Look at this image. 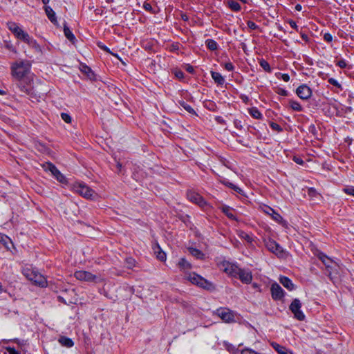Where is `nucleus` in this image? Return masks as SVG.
I'll list each match as a JSON object with an SVG mask.
<instances>
[{
  "label": "nucleus",
  "mask_w": 354,
  "mask_h": 354,
  "mask_svg": "<svg viewBox=\"0 0 354 354\" xmlns=\"http://www.w3.org/2000/svg\"><path fill=\"white\" fill-rule=\"evenodd\" d=\"M308 195L310 196H315L316 195H317L318 194L317 193L316 190L313 188H310L308 189Z\"/></svg>",
  "instance_id": "46"
},
{
  "label": "nucleus",
  "mask_w": 354,
  "mask_h": 354,
  "mask_svg": "<svg viewBox=\"0 0 354 354\" xmlns=\"http://www.w3.org/2000/svg\"><path fill=\"white\" fill-rule=\"evenodd\" d=\"M136 265V261L133 258H127L126 266L128 268H132Z\"/></svg>",
  "instance_id": "36"
},
{
  "label": "nucleus",
  "mask_w": 354,
  "mask_h": 354,
  "mask_svg": "<svg viewBox=\"0 0 354 354\" xmlns=\"http://www.w3.org/2000/svg\"><path fill=\"white\" fill-rule=\"evenodd\" d=\"M7 350L9 352V354H19L15 348L8 347L7 348Z\"/></svg>",
  "instance_id": "52"
},
{
  "label": "nucleus",
  "mask_w": 354,
  "mask_h": 354,
  "mask_svg": "<svg viewBox=\"0 0 354 354\" xmlns=\"http://www.w3.org/2000/svg\"><path fill=\"white\" fill-rule=\"evenodd\" d=\"M260 66L267 72H270L271 68L268 62L264 59H261L259 62Z\"/></svg>",
  "instance_id": "34"
},
{
  "label": "nucleus",
  "mask_w": 354,
  "mask_h": 354,
  "mask_svg": "<svg viewBox=\"0 0 354 354\" xmlns=\"http://www.w3.org/2000/svg\"><path fill=\"white\" fill-rule=\"evenodd\" d=\"M187 198L191 202L197 204L200 207H204L206 205L205 201L198 193L189 192L187 193Z\"/></svg>",
  "instance_id": "16"
},
{
  "label": "nucleus",
  "mask_w": 354,
  "mask_h": 354,
  "mask_svg": "<svg viewBox=\"0 0 354 354\" xmlns=\"http://www.w3.org/2000/svg\"><path fill=\"white\" fill-rule=\"evenodd\" d=\"M278 78H281L284 82H288L290 80V76L286 73H278L276 75Z\"/></svg>",
  "instance_id": "39"
},
{
  "label": "nucleus",
  "mask_w": 354,
  "mask_h": 354,
  "mask_svg": "<svg viewBox=\"0 0 354 354\" xmlns=\"http://www.w3.org/2000/svg\"><path fill=\"white\" fill-rule=\"evenodd\" d=\"M175 75L178 79H182L184 77V74L182 71H178L175 72Z\"/></svg>",
  "instance_id": "49"
},
{
  "label": "nucleus",
  "mask_w": 354,
  "mask_h": 354,
  "mask_svg": "<svg viewBox=\"0 0 354 354\" xmlns=\"http://www.w3.org/2000/svg\"><path fill=\"white\" fill-rule=\"evenodd\" d=\"M289 105H290V107L293 110V111H302V106H301V104L297 102V101H295V100H290L289 101Z\"/></svg>",
  "instance_id": "28"
},
{
  "label": "nucleus",
  "mask_w": 354,
  "mask_h": 354,
  "mask_svg": "<svg viewBox=\"0 0 354 354\" xmlns=\"http://www.w3.org/2000/svg\"><path fill=\"white\" fill-rule=\"evenodd\" d=\"M237 277L241 281V282L249 284L252 281V272L248 269H241L239 268V272H237Z\"/></svg>",
  "instance_id": "13"
},
{
  "label": "nucleus",
  "mask_w": 354,
  "mask_h": 354,
  "mask_svg": "<svg viewBox=\"0 0 354 354\" xmlns=\"http://www.w3.org/2000/svg\"><path fill=\"white\" fill-rule=\"evenodd\" d=\"M248 112L250 115L255 119H261L262 118V114L256 107H252L249 109Z\"/></svg>",
  "instance_id": "26"
},
{
  "label": "nucleus",
  "mask_w": 354,
  "mask_h": 354,
  "mask_svg": "<svg viewBox=\"0 0 354 354\" xmlns=\"http://www.w3.org/2000/svg\"><path fill=\"white\" fill-rule=\"evenodd\" d=\"M189 253L195 257L196 259H202L203 254L198 249L190 248H189Z\"/></svg>",
  "instance_id": "30"
},
{
  "label": "nucleus",
  "mask_w": 354,
  "mask_h": 354,
  "mask_svg": "<svg viewBox=\"0 0 354 354\" xmlns=\"http://www.w3.org/2000/svg\"><path fill=\"white\" fill-rule=\"evenodd\" d=\"M238 235L241 239L245 240L248 243H252L253 241L252 236L243 231H239Z\"/></svg>",
  "instance_id": "31"
},
{
  "label": "nucleus",
  "mask_w": 354,
  "mask_h": 354,
  "mask_svg": "<svg viewBox=\"0 0 354 354\" xmlns=\"http://www.w3.org/2000/svg\"><path fill=\"white\" fill-rule=\"evenodd\" d=\"M185 278L192 284L196 285L197 286L204 289L210 290L214 288L212 283L195 272L186 274Z\"/></svg>",
  "instance_id": "4"
},
{
  "label": "nucleus",
  "mask_w": 354,
  "mask_h": 354,
  "mask_svg": "<svg viewBox=\"0 0 354 354\" xmlns=\"http://www.w3.org/2000/svg\"><path fill=\"white\" fill-rule=\"evenodd\" d=\"M240 354H262V353H259V352H257L252 348H245L241 351Z\"/></svg>",
  "instance_id": "35"
},
{
  "label": "nucleus",
  "mask_w": 354,
  "mask_h": 354,
  "mask_svg": "<svg viewBox=\"0 0 354 354\" xmlns=\"http://www.w3.org/2000/svg\"><path fill=\"white\" fill-rule=\"evenodd\" d=\"M280 283L288 290H292L294 289V284L292 281L286 277H281L279 278Z\"/></svg>",
  "instance_id": "21"
},
{
  "label": "nucleus",
  "mask_w": 354,
  "mask_h": 354,
  "mask_svg": "<svg viewBox=\"0 0 354 354\" xmlns=\"http://www.w3.org/2000/svg\"><path fill=\"white\" fill-rule=\"evenodd\" d=\"M270 127L274 129V130H276L277 131H281L282 130V129L281 128V127L277 124V123H274V122H271L270 123Z\"/></svg>",
  "instance_id": "42"
},
{
  "label": "nucleus",
  "mask_w": 354,
  "mask_h": 354,
  "mask_svg": "<svg viewBox=\"0 0 354 354\" xmlns=\"http://www.w3.org/2000/svg\"><path fill=\"white\" fill-rule=\"evenodd\" d=\"M223 183L225 185H226V186H227V187H230L232 189H234V187L235 186L234 184H232V183H230L229 181H223Z\"/></svg>",
  "instance_id": "53"
},
{
  "label": "nucleus",
  "mask_w": 354,
  "mask_h": 354,
  "mask_svg": "<svg viewBox=\"0 0 354 354\" xmlns=\"http://www.w3.org/2000/svg\"><path fill=\"white\" fill-rule=\"evenodd\" d=\"M0 242L8 250L10 249L9 245H12L11 239L6 235L0 234Z\"/></svg>",
  "instance_id": "25"
},
{
  "label": "nucleus",
  "mask_w": 354,
  "mask_h": 354,
  "mask_svg": "<svg viewBox=\"0 0 354 354\" xmlns=\"http://www.w3.org/2000/svg\"><path fill=\"white\" fill-rule=\"evenodd\" d=\"M2 291L1 285L0 284V292Z\"/></svg>",
  "instance_id": "61"
},
{
  "label": "nucleus",
  "mask_w": 354,
  "mask_h": 354,
  "mask_svg": "<svg viewBox=\"0 0 354 354\" xmlns=\"http://www.w3.org/2000/svg\"><path fill=\"white\" fill-rule=\"evenodd\" d=\"M8 28L14 34L15 37L27 44L30 48L35 49V51L41 53V49L37 41L34 39L29 34L24 31L15 22L10 21L7 23Z\"/></svg>",
  "instance_id": "2"
},
{
  "label": "nucleus",
  "mask_w": 354,
  "mask_h": 354,
  "mask_svg": "<svg viewBox=\"0 0 354 354\" xmlns=\"http://www.w3.org/2000/svg\"><path fill=\"white\" fill-rule=\"evenodd\" d=\"M295 9L298 11H300L301 10V6L299 4L296 5Z\"/></svg>",
  "instance_id": "58"
},
{
  "label": "nucleus",
  "mask_w": 354,
  "mask_h": 354,
  "mask_svg": "<svg viewBox=\"0 0 354 354\" xmlns=\"http://www.w3.org/2000/svg\"><path fill=\"white\" fill-rule=\"evenodd\" d=\"M98 46H99V47H100L101 49L104 50V51H106V52H107V53H111L109 48H107L106 46H104V45H98Z\"/></svg>",
  "instance_id": "55"
},
{
  "label": "nucleus",
  "mask_w": 354,
  "mask_h": 354,
  "mask_svg": "<svg viewBox=\"0 0 354 354\" xmlns=\"http://www.w3.org/2000/svg\"><path fill=\"white\" fill-rule=\"evenodd\" d=\"M22 91H27V88H26L24 86L23 87V89H21Z\"/></svg>",
  "instance_id": "60"
},
{
  "label": "nucleus",
  "mask_w": 354,
  "mask_h": 354,
  "mask_svg": "<svg viewBox=\"0 0 354 354\" xmlns=\"http://www.w3.org/2000/svg\"><path fill=\"white\" fill-rule=\"evenodd\" d=\"M225 68L228 71H232L234 70V66L232 63L227 62L224 64Z\"/></svg>",
  "instance_id": "43"
},
{
  "label": "nucleus",
  "mask_w": 354,
  "mask_h": 354,
  "mask_svg": "<svg viewBox=\"0 0 354 354\" xmlns=\"http://www.w3.org/2000/svg\"><path fill=\"white\" fill-rule=\"evenodd\" d=\"M270 290H271L272 297L274 300H280L284 296L283 290L277 283H274L272 284Z\"/></svg>",
  "instance_id": "15"
},
{
  "label": "nucleus",
  "mask_w": 354,
  "mask_h": 354,
  "mask_svg": "<svg viewBox=\"0 0 354 354\" xmlns=\"http://www.w3.org/2000/svg\"><path fill=\"white\" fill-rule=\"evenodd\" d=\"M289 24L292 28L297 30L298 27L294 21H290Z\"/></svg>",
  "instance_id": "54"
},
{
  "label": "nucleus",
  "mask_w": 354,
  "mask_h": 354,
  "mask_svg": "<svg viewBox=\"0 0 354 354\" xmlns=\"http://www.w3.org/2000/svg\"><path fill=\"white\" fill-rule=\"evenodd\" d=\"M293 160L297 163V164H299V165H303L304 164V161L303 160L299 158V157H297V156H295L293 158Z\"/></svg>",
  "instance_id": "48"
},
{
  "label": "nucleus",
  "mask_w": 354,
  "mask_h": 354,
  "mask_svg": "<svg viewBox=\"0 0 354 354\" xmlns=\"http://www.w3.org/2000/svg\"><path fill=\"white\" fill-rule=\"evenodd\" d=\"M44 10L49 20L53 23H55L57 21L55 12L53 11L52 8L48 6H45Z\"/></svg>",
  "instance_id": "22"
},
{
  "label": "nucleus",
  "mask_w": 354,
  "mask_h": 354,
  "mask_svg": "<svg viewBox=\"0 0 354 354\" xmlns=\"http://www.w3.org/2000/svg\"><path fill=\"white\" fill-rule=\"evenodd\" d=\"M297 95L302 100H308L312 95V91L310 87L306 84L299 86L296 91Z\"/></svg>",
  "instance_id": "14"
},
{
  "label": "nucleus",
  "mask_w": 354,
  "mask_h": 354,
  "mask_svg": "<svg viewBox=\"0 0 354 354\" xmlns=\"http://www.w3.org/2000/svg\"><path fill=\"white\" fill-rule=\"evenodd\" d=\"M343 192L344 193H346V194L354 196V187H353V186L346 187L344 188Z\"/></svg>",
  "instance_id": "37"
},
{
  "label": "nucleus",
  "mask_w": 354,
  "mask_h": 354,
  "mask_svg": "<svg viewBox=\"0 0 354 354\" xmlns=\"http://www.w3.org/2000/svg\"><path fill=\"white\" fill-rule=\"evenodd\" d=\"M64 35L66 36V37L71 42H74L75 40V37L74 36V35L73 34V32L71 31L70 28L66 26H64Z\"/></svg>",
  "instance_id": "27"
},
{
  "label": "nucleus",
  "mask_w": 354,
  "mask_h": 354,
  "mask_svg": "<svg viewBox=\"0 0 354 354\" xmlns=\"http://www.w3.org/2000/svg\"><path fill=\"white\" fill-rule=\"evenodd\" d=\"M143 8L148 11H151L152 10V6L149 3H145L143 5Z\"/></svg>",
  "instance_id": "50"
},
{
  "label": "nucleus",
  "mask_w": 354,
  "mask_h": 354,
  "mask_svg": "<svg viewBox=\"0 0 354 354\" xmlns=\"http://www.w3.org/2000/svg\"><path fill=\"white\" fill-rule=\"evenodd\" d=\"M301 303L298 299H295L290 305V310L294 314L295 317L300 321L305 319V315L301 310Z\"/></svg>",
  "instance_id": "10"
},
{
  "label": "nucleus",
  "mask_w": 354,
  "mask_h": 354,
  "mask_svg": "<svg viewBox=\"0 0 354 354\" xmlns=\"http://www.w3.org/2000/svg\"><path fill=\"white\" fill-rule=\"evenodd\" d=\"M211 76L216 84H220V85H222L224 84L225 79L221 75V74H220L219 73L212 71Z\"/></svg>",
  "instance_id": "24"
},
{
  "label": "nucleus",
  "mask_w": 354,
  "mask_h": 354,
  "mask_svg": "<svg viewBox=\"0 0 354 354\" xmlns=\"http://www.w3.org/2000/svg\"><path fill=\"white\" fill-rule=\"evenodd\" d=\"M230 8L234 11H239L241 10V6L239 3L234 1H229Z\"/></svg>",
  "instance_id": "33"
},
{
  "label": "nucleus",
  "mask_w": 354,
  "mask_h": 354,
  "mask_svg": "<svg viewBox=\"0 0 354 354\" xmlns=\"http://www.w3.org/2000/svg\"><path fill=\"white\" fill-rule=\"evenodd\" d=\"M247 25H248V28H250L251 30H255L258 28L257 25L252 21H248L247 23Z\"/></svg>",
  "instance_id": "41"
},
{
  "label": "nucleus",
  "mask_w": 354,
  "mask_h": 354,
  "mask_svg": "<svg viewBox=\"0 0 354 354\" xmlns=\"http://www.w3.org/2000/svg\"><path fill=\"white\" fill-rule=\"evenodd\" d=\"M74 274L75 278L80 281L97 283L102 280V279L98 275L93 274L85 270L77 271Z\"/></svg>",
  "instance_id": "6"
},
{
  "label": "nucleus",
  "mask_w": 354,
  "mask_h": 354,
  "mask_svg": "<svg viewBox=\"0 0 354 354\" xmlns=\"http://www.w3.org/2000/svg\"><path fill=\"white\" fill-rule=\"evenodd\" d=\"M205 44L207 48L211 50H215L217 49V43L213 39H207Z\"/></svg>",
  "instance_id": "32"
},
{
  "label": "nucleus",
  "mask_w": 354,
  "mask_h": 354,
  "mask_svg": "<svg viewBox=\"0 0 354 354\" xmlns=\"http://www.w3.org/2000/svg\"><path fill=\"white\" fill-rule=\"evenodd\" d=\"M271 346L279 354H293L290 350L276 342H272Z\"/></svg>",
  "instance_id": "18"
},
{
  "label": "nucleus",
  "mask_w": 354,
  "mask_h": 354,
  "mask_svg": "<svg viewBox=\"0 0 354 354\" xmlns=\"http://www.w3.org/2000/svg\"><path fill=\"white\" fill-rule=\"evenodd\" d=\"M73 189L87 199H95L97 194L84 183H77L73 185Z\"/></svg>",
  "instance_id": "5"
},
{
  "label": "nucleus",
  "mask_w": 354,
  "mask_h": 354,
  "mask_svg": "<svg viewBox=\"0 0 354 354\" xmlns=\"http://www.w3.org/2000/svg\"><path fill=\"white\" fill-rule=\"evenodd\" d=\"M263 211L266 214L270 215L272 218L277 223H281L283 221L282 216L277 213L272 208L266 206L263 208Z\"/></svg>",
  "instance_id": "17"
},
{
  "label": "nucleus",
  "mask_w": 354,
  "mask_h": 354,
  "mask_svg": "<svg viewBox=\"0 0 354 354\" xmlns=\"http://www.w3.org/2000/svg\"><path fill=\"white\" fill-rule=\"evenodd\" d=\"M265 245L271 252L275 254L278 257H283L284 251L283 248L273 239H269L265 240Z\"/></svg>",
  "instance_id": "11"
},
{
  "label": "nucleus",
  "mask_w": 354,
  "mask_h": 354,
  "mask_svg": "<svg viewBox=\"0 0 354 354\" xmlns=\"http://www.w3.org/2000/svg\"><path fill=\"white\" fill-rule=\"evenodd\" d=\"M276 93L282 96L288 95V91L282 88H277L276 90Z\"/></svg>",
  "instance_id": "40"
},
{
  "label": "nucleus",
  "mask_w": 354,
  "mask_h": 354,
  "mask_svg": "<svg viewBox=\"0 0 354 354\" xmlns=\"http://www.w3.org/2000/svg\"><path fill=\"white\" fill-rule=\"evenodd\" d=\"M337 65L342 68H344L346 66V63L344 60L343 59H341V60H339L337 62Z\"/></svg>",
  "instance_id": "45"
},
{
  "label": "nucleus",
  "mask_w": 354,
  "mask_h": 354,
  "mask_svg": "<svg viewBox=\"0 0 354 354\" xmlns=\"http://www.w3.org/2000/svg\"><path fill=\"white\" fill-rule=\"evenodd\" d=\"M118 167H121V165L118 163Z\"/></svg>",
  "instance_id": "62"
},
{
  "label": "nucleus",
  "mask_w": 354,
  "mask_h": 354,
  "mask_svg": "<svg viewBox=\"0 0 354 354\" xmlns=\"http://www.w3.org/2000/svg\"><path fill=\"white\" fill-rule=\"evenodd\" d=\"M46 170L51 172L53 176L61 183L66 184L67 180L66 177L60 172V171L52 163H48Z\"/></svg>",
  "instance_id": "12"
},
{
  "label": "nucleus",
  "mask_w": 354,
  "mask_h": 354,
  "mask_svg": "<svg viewBox=\"0 0 354 354\" xmlns=\"http://www.w3.org/2000/svg\"><path fill=\"white\" fill-rule=\"evenodd\" d=\"M222 211L223 213L225 214V215L231 218V219H236L234 215L232 213V209L229 206H223L222 207Z\"/></svg>",
  "instance_id": "29"
},
{
  "label": "nucleus",
  "mask_w": 354,
  "mask_h": 354,
  "mask_svg": "<svg viewBox=\"0 0 354 354\" xmlns=\"http://www.w3.org/2000/svg\"><path fill=\"white\" fill-rule=\"evenodd\" d=\"M61 118L66 123H71V117L68 113H61Z\"/></svg>",
  "instance_id": "38"
},
{
  "label": "nucleus",
  "mask_w": 354,
  "mask_h": 354,
  "mask_svg": "<svg viewBox=\"0 0 354 354\" xmlns=\"http://www.w3.org/2000/svg\"><path fill=\"white\" fill-rule=\"evenodd\" d=\"M319 257L323 262V263L326 266V269L328 272V275L330 277L333 274V273L337 271L339 266L336 262H334L332 259H330L329 257L324 255V254H319Z\"/></svg>",
  "instance_id": "9"
},
{
  "label": "nucleus",
  "mask_w": 354,
  "mask_h": 354,
  "mask_svg": "<svg viewBox=\"0 0 354 354\" xmlns=\"http://www.w3.org/2000/svg\"><path fill=\"white\" fill-rule=\"evenodd\" d=\"M153 252L158 259L161 261L166 260V254L163 252L158 244H156L153 248Z\"/></svg>",
  "instance_id": "19"
},
{
  "label": "nucleus",
  "mask_w": 354,
  "mask_h": 354,
  "mask_svg": "<svg viewBox=\"0 0 354 354\" xmlns=\"http://www.w3.org/2000/svg\"><path fill=\"white\" fill-rule=\"evenodd\" d=\"M59 343L65 347L71 348L74 345L73 340L68 337L61 336L58 339Z\"/></svg>",
  "instance_id": "23"
},
{
  "label": "nucleus",
  "mask_w": 354,
  "mask_h": 354,
  "mask_svg": "<svg viewBox=\"0 0 354 354\" xmlns=\"http://www.w3.org/2000/svg\"><path fill=\"white\" fill-rule=\"evenodd\" d=\"M328 82L330 84H331L332 85H334L338 88H339L341 86V85L338 83V82L334 78H330L328 80Z\"/></svg>",
  "instance_id": "44"
},
{
  "label": "nucleus",
  "mask_w": 354,
  "mask_h": 354,
  "mask_svg": "<svg viewBox=\"0 0 354 354\" xmlns=\"http://www.w3.org/2000/svg\"><path fill=\"white\" fill-rule=\"evenodd\" d=\"M237 193H239V194H242L243 191L241 188H239V187L237 186H234V189H233Z\"/></svg>",
  "instance_id": "57"
},
{
  "label": "nucleus",
  "mask_w": 354,
  "mask_h": 354,
  "mask_svg": "<svg viewBox=\"0 0 354 354\" xmlns=\"http://www.w3.org/2000/svg\"><path fill=\"white\" fill-rule=\"evenodd\" d=\"M24 275L33 283L40 287H45L47 285L46 279L37 270L30 268H25L23 270Z\"/></svg>",
  "instance_id": "3"
},
{
  "label": "nucleus",
  "mask_w": 354,
  "mask_h": 354,
  "mask_svg": "<svg viewBox=\"0 0 354 354\" xmlns=\"http://www.w3.org/2000/svg\"><path fill=\"white\" fill-rule=\"evenodd\" d=\"M183 107L185 108V110H187L189 113H194V109L189 105L184 104Z\"/></svg>",
  "instance_id": "51"
},
{
  "label": "nucleus",
  "mask_w": 354,
  "mask_h": 354,
  "mask_svg": "<svg viewBox=\"0 0 354 354\" xmlns=\"http://www.w3.org/2000/svg\"><path fill=\"white\" fill-rule=\"evenodd\" d=\"M178 266L183 272H186L192 268L191 264L185 258H181L179 260Z\"/></svg>",
  "instance_id": "20"
},
{
  "label": "nucleus",
  "mask_w": 354,
  "mask_h": 354,
  "mask_svg": "<svg viewBox=\"0 0 354 354\" xmlns=\"http://www.w3.org/2000/svg\"><path fill=\"white\" fill-rule=\"evenodd\" d=\"M216 314L225 322L232 323L235 322V315L233 311L227 308H221L216 310Z\"/></svg>",
  "instance_id": "7"
},
{
  "label": "nucleus",
  "mask_w": 354,
  "mask_h": 354,
  "mask_svg": "<svg viewBox=\"0 0 354 354\" xmlns=\"http://www.w3.org/2000/svg\"><path fill=\"white\" fill-rule=\"evenodd\" d=\"M219 268L231 277H237V272H239V268L236 264L224 261L220 263Z\"/></svg>",
  "instance_id": "8"
},
{
  "label": "nucleus",
  "mask_w": 354,
  "mask_h": 354,
  "mask_svg": "<svg viewBox=\"0 0 354 354\" xmlns=\"http://www.w3.org/2000/svg\"><path fill=\"white\" fill-rule=\"evenodd\" d=\"M186 70L190 73H192L194 71L193 66L189 65L186 66Z\"/></svg>",
  "instance_id": "56"
},
{
  "label": "nucleus",
  "mask_w": 354,
  "mask_h": 354,
  "mask_svg": "<svg viewBox=\"0 0 354 354\" xmlns=\"http://www.w3.org/2000/svg\"><path fill=\"white\" fill-rule=\"evenodd\" d=\"M324 39L326 41H331L333 40V37L329 33H326L324 35Z\"/></svg>",
  "instance_id": "47"
},
{
  "label": "nucleus",
  "mask_w": 354,
  "mask_h": 354,
  "mask_svg": "<svg viewBox=\"0 0 354 354\" xmlns=\"http://www.w3.org/2000/svg\"><path fill=\"white\" fill-rule=\"evenodd\" d=\"M41 1H42L43 3L45 4L46 6L50 1V0H41Z\"/></svg>",
  "instance_id": "59"
},
{
  "label": "nucleus",
  "mask_w": 354,
  "mask_h": 354,
  "mask_svg": "<svg viewBox=\"0 0 354 354\" xmlns=\"http://www.w3.org/2000/svg\"><path fill=\"white\" fill-rule=\"evenodd\" d=\"M10 69L12 76L18 81H24L26 84H30L33 80L30 61L17 60L12 64Z\"/></svg>",
  "instance_id": "1"
}]
</instances>
